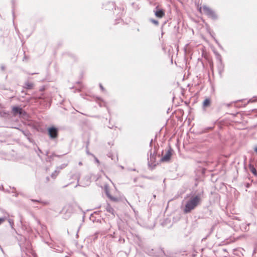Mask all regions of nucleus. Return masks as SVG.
<instances>
[{"instance_id": "obj_1", "label": "nucleus", "mask_w": 257, "mask_h": 257, "mask_svg": "<svg viewBox=\"0 0 257 257\" xmlns=\"http://www.w3.org/2000/svg\"><path fill=\"white\" fill-rule=\"evenodd\" d=\"M203 191H201L195 193L188 197L183 209L185 213H190L201 203L203 198Z\"/></svg>"}, {"instance_id": "obj_2", "label": "nucleus", "mask_w": 257, "mask_h": 257, "mask_svg": "<svg viewBox=\"0 0 257 257\" xmlns=\"http://www.w3.org/2000/svg\"><path fill=\"white\" fill-rule=\"evenodd\" d=\"M202 9L203 13L207 15L209 18L213 20H215L217 19V16L215 12L209 7L204 6L202 7Z\"/></svg>"}, {"instance_id": "obj_3", "label": "nucleus", "mask_w": 257, "mask_h": 257, "mask_svg": "<svg viewBox=\"0 0 257 257\" xmlns=\"http://www.w3.org/2000/svg\"><path fill=\"white\" fill-rule=\"evenodd\" d=\"M48 135L51 139H55L58 137V129L54 126L50 127L48 128Z\"/></svg>"}, {"instance_id": "obj_4", "label": "nucleus", "mask_w": 257, "mask_h": 257, "mask_svg": "<svg viewBox=\"0 0 257 257\" xmlns=\"http://www.w3.org/2000/svg\"><path fill=\"white\" fill-rule=\"evenodd\" d=\"M14 115H17L18 114H19L20 115H24L26 114V112L24 110L22 109V108L18 107V106H15L13 107L12 109Z\"/></svg>"}, {"instance_id": "obj_5", "label": "nucleus", "mask_w": 257, "mask_h": 257, "mask_svg": "<svg viewBox=\"0 0 257 257\" xmlns=\"http://www.w3.org/2000/svg\"><path fill=\"white\" fill-rule=\"evenodd\" d=\"M150 255L155 256H163L165 255V252L162 248H158L155 252H150Z\"/></svg>"}, {"instance_id": "obj_6", "label": "nucleus", "mask_w": 257, "mask_h": 257, "mask_svg": "<svg viewBox=\"0 0 257 257\" xmlns=\"http://www.w3.org/2000/svg\"><path fill=\"white\" fill-rule=\"evenodd\" d=\"M172 149H169L167 151L166 154L161 158V161L168 162L170 160L172 156Z\"/></svg>"}, {"instance_id": "obj_7", "label": "nucleus", "mask_w": 257, "mask_h": 257, "mask_svg": "<svg viewBox=\"0 0 257 257\" xmlns=\"http://www.w3.org/2000/svg\"><path fill=\"white\" fill-rule=\"evenodd\" d=\"M155 16L157 17H158L160 18H162L165 15V13L162 10H157L155 11Z\"/></svg>"}, {"instance_id": "obj_8", "label": "nucleus", "mask_w": 257, "mask_h": 257, "mask_svg": "<svg viewBox=\"0 0 257 257\" xmlns=\"http://www.w3.org/2000/svg\"><path fill=\"white\" fill-rule=\"evenodd\" d=\"M249 169L250 172L255 176H257V172L255 168L254 167L253 165L251 163H249L248 165Z\"/></svg>"}, {"instance_id": "obj_9", "label": "nucleus", "mask_w": 257, "mask_h": 257, "mask_svg": "<svg viewBox=\"0 0 257 257\" xmlns=\"http://www.w3.org/2000/svg\"><path fill=\"white\" fill-rule=\"evenodd\" d=\"M210 102H211V101H210V98H206L203 102V107L206 108V107L209 106L210 104Z\"/></svg>"}, {"instance_id": "obj_10", "label": "nucleus", "mask_w": 257, "mask_h": 257, "mask_svg": "<svg viewBox=\"0 0 257 257\" xmlns=\"http://www.w3.org/2000/svg\"><path fill=\"white\" fill-rule=\"evenodd\" d=\"M105 193H106V195H107V196L110 199H111V200H113V201H116L117 200V198L115 197H113L112 196H111L109 193V191L107 189V188H105Z\"/></svg>"}, {"instance_id": "obj_11", "label": "nucleus", "mask_w": 257, "mask_h": 257, "mask_svg": "<svg viewBox=\"0 0 257 257\" xmlns=\"http://www.w3.org/2000/svg\"><path fill=\"white\" fill-rule=\"evenodd\" d=\"M220 255H222V257H228V254L226 249H223L220 250L219 252Z\"/></svg>"}, {"instance_id": "obj_12", "label": "nucleus", "mask_w": 257, "mask_h": 257, "mask_svg": "<svg viewBox=\"0 0 257 257\" xmlns=\"http://www.w3.org/2000/svg\"><path fill=\"white\" fill-rule=\"evenodd\" d=\"M32 202H37V203H39L43 205H47L48 204V202H47V201H43L42 200H35V199H31V200Z\"/></svg>"}, {"instance_id": "obj_13", "label": "nucleus", "mask_w": 257, "mask_h": 257, "mask_svg": "<svg viewBox=\"0 0 257 257\" xmlns=\"http://www.w3.org/2000/svg\"><path fill=\"white\" fill-rule=\"evenodd\" d=\"M33 83L29 82H27L25 84V87L27 89H32L33 87Z\"/></svg>"}, {"instance_id": "obj_14", "label": "nucleus", "mask_w": 257, "mask_h": 257, "mask_svg": "<svg viewBox=\"0 0 257 257\" xmlns=\"http://www.w3.org/2000/svg\"><path fill=\"white\" fill-rule=\"evenodd\" d=\"M218 59H219V65H220L219 67V73H221V72L223 70V67L222 64L220 55H218Z\"/></svg>"}, {"instance_id": "obj_15", "label": "nucleus", "mask_w": 257, "mask_h": 257, "mask_svg": "<svg viewBox=\"0 0 257 257\" xmlns=\"http://www.w3.org/2000/svg\"><path fill=\"white\" fill-rule=\"evenodd\" d=\"M106 211L111 214H113V209L108 204L106 207Z\"/></svg>"}, {"instance_id": "obj_16", "label": "nucleus", "mask_w": 257, "mask_h": 257, "mask_svg": "<svg viewBox=\"0 0 257 257\" xmlns=\"http://www.w3.org/2000/svg\"><path fill=\"white\" fill-rule=\"evenodd\" d=\"M58 174V172L57 171H55L52 174L51 177L52 178L55 179L56 178V176H57Z\"/></svg>"}, {"instance_id": "obj_17", "label": "nucleus", "mask_w": 257, "mask_h": 257, "mask_svg": "<svg viewBox=\"0 0 257 257\" xmlns=\"http://www.w3.org/2000/svg\"><path fill=\"white\" fill-rule=\"evenodd\" d=\"M155 160V157L154 156V155H152V153L151 152L150 154V161L154 162Z\"/></svg>"}, {"instance_id": "obj_18", "label": "nucleus", "mask_w": 257, "mask_h": 257, "mask_svg": "<svg viewBox=\"0 0 257 257\" xmlns=\"http://www.w3.org/2000/svg\"><path fill=\"white\" fill-rule=\"evenodd\" d=\"M151 22L152 23H153L155 25H158V24H159V22L157 20H154V19H152V20H151Z\"/></svg>"}, {"instance_id": "obj_19", "label": "nucleus", "mask_w": 257, "mask_h": 257, "mask_svg": "<svg viewBox=\"0 0 257 257\" xmlns=\"http://www.w3.org/2000/svg\"><path fill=\"white\" fill-rule=\"evenodd\" d=\"M5 221V218L3 217L0 218V224H1Z\"/></svg>"}, {"instance_id": "obj_20", "label": "nucleus", "mask_w": 257, "mask_h": 257, "mask_svg": "<svg viewBox=\"0 0 257 257\" xmlns=\"http://www.w3.org/2000/svg\"><path fill=\"white\" fill-rule=\"evenodd\" d=\"M11 226H13V224H14V222H13V221L11 219H9V220Z\"/></svg>"}, {"instance_id": "obj_21", "label": "nucleus", "mask_w": 257, "mask_h": 257, "mask_svg": "<svg viewBox=\"0 0 257 257\" xmlns=\"http://www.w3.org/2000/svg\"><path fill=\"white\" fill-rule=\"evenodd\" d=\"M28 59V58L27 57V56L26 55H25L23 59V61L27 60Z\"/></svg>"}, {"instance_id": "obj_22", "label": "nucleus", "mask_w": 257, "mask_h": 257, "mask_svg": "<svg viewBox=\"0 0 257 257\" xmlns=\"http://www.w3.org/2000/svg\"><path fill=\"white\" fill-rule=\"evenodd\" d=\"M1 68L2 70L4 71L5 70V66L4 65H2Z\"/></svg>"}, {"instance_id": "obj_23", "label": "nucleus", "mask_w": 257, "mask_h": 257, "mask_svg": "<svg viewBox=\"0 0 257 257\" xmlns=\"http://www.w3.org/2000/svg\"><path fill=\"white\" fill-rule=\"evenodd\" d=\"M99 86H100V88H101V89L102 90H104L103 87L102 86V85L101 84H99Z\"/></svg>"}, {"instance_id": "obj_24", "label": "nucleus", "mask_w": 257, "mask_h": 257, "mask_svg": "<svg viewBox=\"0 0 257 257\" xmlns=\"http://www.w3.org/2000/svg\"><path fill=\"white\" fill-rule=\"evenodd\" d=\"M254 150L256 153H257V146L254 147Z\"/></svg>"}, {"instance_id": "obj_25", "label": "nucleus", "mask_w": 257, "mask_h": 257, "mask_svg": "<svg viewBox=\"0 0 257 257\" xmlns=\"http://www.w3.org/2000/svg\"><path fill=\"white\" fill-rule=\"evenodd\" d=\"M95 161H96L97 163H99V160H98L97 158H95Z\"/></svg>"}, {"instance_id": "obj_26", "label": "nucleus", "mask_w": 257, "mask_h": 257, "mask_svg": "<svg viewBox=\"0 0 257 257\" xmlns=\"http://www.w3.org/2000/svg\"><path fill=\"white\" fill-rule=\"evenodd\" d=\"M108 157H111V160H113V158H112L111 155L110 154H109V155H108Z\"/></svg>"}, {"instance_id": "obj_27", "label": "nucleus", "mask_w": 257, "mask_h": 257, "mask_svg": "<svg viewBox=\"0 0 257 257\" xmlns=\"http://www.w3.org/2000/svg\"><path fill=\"white\" fill-rule=\"evenodd\" d=\"M87 154H88V155H91L89 152V151H87Z\"/></svg>"}, {"instance_id": "obj_28", "label": "nucleus", "mask_w": 257, "mask_h": 257, "mask_svg": "<svg viewBox=\"0 0 257 257\" xmlns=\"http://www.w3.org/2000/svg\"><path fill=\"white\" fill-rule=\"evenodd\" d=\"M109 128H112L113 127V126H109Z\"/></svg>"}, {"instance_id": "obj_29", "label": "nucleus", "mask_w": 257, "mask_h": 257, "mask_svg": "<svg viewBox=\"0 0 257 257\" xmlns=\"http://www.w3.org/2000/svg\"><path fill=\"white\" fill-rule=\"evenodd\" d=\"M79 164L80 165H82V163H81V162H80L79 163Z\"/></svg>"}, {"instance_id": "obj_30", "label": "nucleus", "mask_w": 257, "mask_h": 257, "mask_svg": "<svg viewBox=\"0 0 257 257\" xmlns=\"http://www.w3.org/2000/svg\"><path fill=\"white\" fill-rule=\"evenodd\" d=\"M215 41H216V43L219 45L218 42L216 40H215Z\"/></svg>"}]
</instances>
